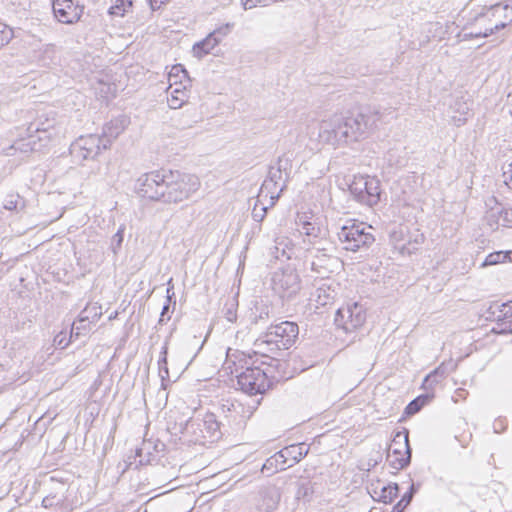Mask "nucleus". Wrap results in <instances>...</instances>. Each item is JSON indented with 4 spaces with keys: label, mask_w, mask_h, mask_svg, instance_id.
<instances>
[{
    "label": "nucleus",
    "mask_w": 512,
    "mask_h": 512,
    "mask_svg": "<svg viewBox=\"0 0 512 512\" xmlns=\"http://www.w3.org/2000/svg\"><path fill=\"white\" fill-rule=\"evenodd\" d=\"M52 9L56 19L64 24L77 22L82 12L74 0H52Z\"/></svg>",
    "instance_id": "2eb2a0df"
},
{
    "label": "nucleus",
    "mask_w": 512,
    "mask_h": 512,
    "mask_svg": "<svg viewBox=\"0 0 512 512\" xmlns=\"http://www.w3.org/2000/svg\"><path fill=\"white\" fill-rule=\"evenodd\" d=\"M169 338H170V336L164 342V345H163L161 353H160V359L158 361L159 375L162 379V382L169 378V370H168V366H167Z\"/></svg>",
    "instance_id": "c756f323"
},
{
    "label": "nucleus",
    "mask_w": 512,
    "mask_h": 512,
    "mask_svg": "<svg viewBox=\"0 0 512 512\" xmlns=\"http://www.w3.org/2000/svg\"><path fill=\"white\" fill-rule=\"evenodd\" d=\"M371 226H366L363 222H352L341 227L337 233L339 242L343 249L357 252L362 248H369L375 241L371 233Z\"/></svg>",
    "instance_id": "39448f33"
},
{
    "label": "nucleus",
    "mask_w": 512,
    "mask_h": 512,
    "mask_svg": "<svg viewBox=\"0 0 512 512\" xmlns=\"http://www.w3.org/2000/svg\"><path fill=\"white\" fill-rule=\"evenodd\" d=\"M162 3H164V1H163V0H162V1H160V3H159V4H158L157 0H150V5H151V8H152L153 10H155L156 8H159V7H160V5H161Z\"/></svg>",
    "instance_id": "6e6d98bb"
},
{
    "label": "nucleus",
    "mask_w": 512,
    "mask_h": 512,
    "mask_svg": "<svg viewBox=\"0 0 512 512\" xmlns=\"http://www.w3.org/2000/svg\"><path fill=\"white\" fill-rule=\"evenodd\" d=\"M200 425L203 426L205 440L214 441L220 437V423L214 413H206L205 416L200 419Z\"/></svg>",
    "instance_id": "a211bd4d"
},
{
    "label": "nucleus",
    "mask_w": 512,
    "mask_h": 512,
    "mask_svg": "<svg viewBox=\"0 0 512 512\" xmlns=\"http://www.w3.org/2000/svg\"><path fill=\"white\" fill-rule=\"evenodd\" d=\"M379 119V112L370 107L335 114L321 122L319 137L333 146L356 142L366 138Z\"/></svg>",
    "instance_id": "f03ea898"
},
{
    "label": "nucleus",
    "mask_w": 512,
    "mask_h": 512,
    "mask_svg": "<svg viewBox=\"0 0 512 512\" xmlns=\"http://www.w3.org/2000/svg\"><path fill=\"white\" fill-rule=\"evenodd\" d=\"M258 3L259 0H242V5L245 10H249L256 7Z\"/></svg>",
    "instance_id": "8fccbe9b"
},
{
    "label": "nucleus",
    "mask_w": 512,
    "mask_h": 512,
    "mask_svg": "<svg viewBox=\"0 0 512 512\" xmlns=\"http://www.w3.org/2000/svg\"><path fill=\"white\" fill-rule=\"evenodd\" d=\"M43 145L38 141L36 135L30 134L26 139H20L11 146L10 149L20 151L22 153H29L39 150Z\"/></svg>",
    "instance_id": "393cba45"
},
{
    "label": "nucleus",
    "mask_w": 512,
    "mask_h": 512,
    "mask_svg": "<svg viewBox=\"0 0 512 512\" xmlns=\"http://www.w3.org/2000/svg\"><path fill=\"white\" fill-rule=\"evenodd\" d=\"M387 461L396 470H401L410 464L411 447L408 430L398 431L394 435L388 449Z\"/></svg>",
    "instance_id": "9d476101"
},
{
    "label": "nucleus",
    "mask_w": 512,
    "mask_h": 512,
    "mask_svg": "<svg viewBox=\"0 0 512 512\" xmlns=\"http://www.w3.org/2000/svg\"><path fill=\"white\" fill-rule=\"evenodd\" d=\"M237 408H241V405H240V404H234V403H232V404H231V407H228V411L233 410V411H235V412H236V411H237Z\"/></svg>",
    "instance_id": "4d7b16f0"
},
{
    "label": "nucleus",
    "mask_w": 512,
    "mask_h": 512,
    "mask_svg": "<svg viewBox=\"0 0 512 512\" xmlns=\"http://www.w3.org/2000/svg\"><path fill=\"white\" fill-rule=\"evenodd\" d=\"M142 451H143V448L138 449V450H137V455H138V456H141Z\"/></svg>",
    "instance_id": "0e129e2a"
},
{
    "label": "nucleus",
    "mask_w": 512,
    "mask_h": 512,
    "mask_svg": "<svg viewBox=\"0 0 512 512\" xmlns=\"http://www.w3.org/2000/svg\"><path fill=\"white\" fill-rule=\"evenodd\" d=\"M453 115L451 116L453 123L460 127L464 125L470 115V105L463 98H456L450 106Z\"/></svg>",
    "instance_id": "6ab92c4d"
},
{
    "label": "nucleus",
    "mask_w": 512,
    "mask_h": 512,
    "mask_svg": "<svg viewBox=\"0 0 512 512\" xmlns=\"http://www.w3.org/2000/svg\"><path fill=\"white\" fill-rule=\"evenodd\" d=\"M350 192L356 200L369 206L377 204L380 200L379 181L374 177L360 178L350 185Z\"/></svg>",
    "instance_id": "f8f14e48"
},
{
    "label": "nucleus",
    "mask_w": 512,
    "mask_h": 512,
    "mask_svg": "<svg viewBox=\"0 0 512 512\" xmlns=\"http://www.w3.org/2000/svg\"><path fill=\"white\" fill-rule=\"evenodd\" d=\"M174 292V285H171V288H167V295H171V293Z\"/></svg>",
    "instance_id": "680f3d73"
},
{
    "label": "nucleus",
    "mask_w": 512,
    "mask_h": 512,
    "mask_svg": "<svg viewBox=\"0 0 512 512\" xmlns=\"http://www.w3.org/2000/svg\"><path fill=\"white\" fill-rule=\"evenodd\" d=\"M182 434L189 437V441L193 443H204V429L200 425V418H190L186 421L181 430Z\"/></svg>",
    "instance_id": "f3484780"
},
{
    "label": "nucleus",
    "mask_w": 512,
    "mask_h": 512,
    "mask_svg": "<svg viewBox=\"0 0 512 512\" xmlns=\"http://www.w3.org/2000/svg\"><path fill=\"white\" fill-rule=\"evenodd\" d=\"M433 397V393H426L418 396L406 406L404 413L408 416L418 413Z\"/></svg>",
    "instance_id": "bb28decb"
},
{
    "label": "nucleus",
    "mask_w": 512,
    "mask_h": 512,
    "mask_svg": "<svg viewBox=\"0 0 512 512\" xmlns=\"http://www.w3.org/2000/svg\"><path fill=\"white\" fill-rule=\"evenodd\" d=\"M71 339L70 337L67 338V333L64 332V331H61L59 332L55 337H54V340H53V345L56 347V348H59V349H65L69 343H70Z\"/></svg>",
    "instance_id": "a19ab883"
},
{
    "label": "nucleus",
    "mask_w": 512,
    "mask_h": 512,
    "mask_svg": "<svg viewBox=\"0 0 512 512\" xmlns=\"http://www.w3.org/2000/svg\"><path fill=\"white\" fill-rule=\"evenodd\" d=\"M259 509L263 512H273L281 499L280 489L276 486H267L260 490Z\"/></svg>",
    "instance_id": "dca6fc26"
},
{
    "label": "nucleus",
    "mask_w": 512,
    "mask_h": 512,
    "mask_svg": "<svg viewBox=\"0 0 512 512\" xmlns=\"http://www.w3.org/2000/svg\"><path fill=\"white\" fill-rule=\"evenodd\" d=\"M169 309H170V305L169 303H165L163 308H162V311H161V314H160V318H159V321L158 323L160 325L164 324L165 323V315L169 312Z\"/></svg>",
    "instance_id": "3c124183"
},
{
    "label": "nucleus",
    "mask_w": 512,
    "mask_h": 512,
    "mask_svg": "<svg viewBox=\"0 0 512 512\" xmlns=\"http://www.w3.org/2000/svg\"><path fill=\"white\" fill-rule=\"evenodd\" d=\"M169 80V89H172L173 86H177L180 84L183 86L184 84H189L191 82V79L189 77V74L187 70L182 66L181 64L174 65L171 68V71L168 75Z\"/></svg>",
    "instance_id": "b1692460"
},
{
    "label": "nucleus",
    "mask_w": 512,
    "mask_h": 512,
    "mask_svg": "<svg viewBox=\"0 0 512 512\" xmlns=\"http://www.w3.org/2000/svg\"><path fill=\"white\" fill-rule=\"evenodd\" d=\"M5 30H12V29L9 28L6 24L0 23V33L4 32Z\"/></svg>",
    "instance_id": "13d9d810"
},
{
    "label": "nucleus",
    "mask_w": 512,
    "mask_h": 512,
    "mask_svg": "<svg viewBox=\"0 0 512 512\" xmlns=\"http://www.w3.org/2000/svg\"><path fill=\"white\" fill-rule=\"evenodd\" d=\"M4 208L10 211H21L25 208V201L19 194H9L4 200Z\"/></svg>",
    "instance_id": "2f4dec72"
},
{
    "label": "nucleus",
    "mask_w": 512,
    "mask_h": 512,
    "mask_svg": "<svg viewBox=\"0 0 512 512\" xmlns=\"http://www.w3.org/2000/svg\"><path fill=\"white\" fill-rule=\"evenodd\" d=\"M309 448L304 443L294 444L284 447L274 455L266 459L263 463L261 472L271 476L279 470H285L287 467L301 461L307 454Z\"/></svg>",
    "instance_id": "423d86ee"
},
{
    "label": "nucleus",
    "mask_w": 512,
    "mask_h": 512,
    "mask_svg": "<svg viewBox=\"0 0 512 512\" xmlns=\"http://www.w3.org/2000/svg\"><path fill=\"white\" fill-rule=\"evenodd\" d=\"M186 88L187 85L184 84L182 88L175 87L171 89V96L168 98V105L171 109H178L186 102Z\"/></svg>",
    "instance_id": "cd10ccee"
},
{
    "label": "nucleus",
    "mask_w": 512,
    "mask_h": 512,
    "mask_svg": "<svg viewBox=\"0 0 512 512\" xmlns=\"http://www.w3.org/2000/svg\"><path fill=\"white\" fill-rule=\"evenodd\" d=\"M231 374L235 375L239 388L249 395L263 394L271 385L267 374L259 367H236L231 369Z\"/></svg>",
    "instance_id": "0eeeda50"
},
{
    "label": "nucleus",
    "mask_w": 512,
    "mask_h": 512,
    "mask_svg": "<svg viewBox=\"0 0 512 512\" xmlns=\"http://www.w3.org/2000/svg\"><path fill=\"white\" fill-rule=\"evenodd\" d=\"M55 496H46L42 500V504L45 508L52 507L54 505Z\"/></svg>",
    "instance_id": "603ef678"
},
{
    "label": "nucleus",
    "mask_w": 512,
    "mask_h": 512,
    "mask_svg": "<svg viewBox=\"0 0 512 512\" xmlns=\"http://www.w3.org/2000/svg\"><path fill=\"white\" fill-rule=\"evenodd\" d=\"M288 180V176H285L276 167H271L268 178L264 180L260 189V196L269 197L270 206H273L285 190Z\"/></svg>",
    "instance_id": "ddd939ff"
},
{
    "label": "nucleus",
    "mask_w": 512,
    "mask_h": 512,
    "mask_svg": "<svg viewBox=\"0 0 512 512\" xmlns=\"http://www.w3.org/2000/svg\"><path fill=\"white\" fill-rule=\"evenodd\" d=\"M126 124L127 119L124 117L111 120L104 126L102 137L109 139L111 144L124 131Z\"/></svg>",
    "instance_id": "4be33fe9"
},
{
    "label": "nucleus",
    "mask_w": 512,
    "mask_h": 512,
    "mask_svg": "<svg viewBox=\"0 0 512 512\" xmlns=\"http://www.w3.org/2000/svg\"><path fill=\"white\" fill-rule=\"evenodd\" d=\"M200 185L195 175L162 169L140 176L135 191L140 197L171 204L189 199L199 190Z\"/></svg>",
    "instance_id": "f257e3e1"
},
{
    "label": "nucleus",
    "mask_w": 512,
    "mask_h": 512,
    "mask_svg": "<svg viewBox=\"0 0 512 512\" xmlns=\"http://www.w3.org/2000/svg\"><path fill=\"white\" fill-rule=\"evenodd\" d=\"M448 375V371L444 364H441L432 372H430L423 380L422 388L427 392L433 391L435 386L442 382Z\"/></svg>",
    "instance_id": "412c9836"
},
{
    "label": "nucleus",
    "mask_w": 512,
    "mask_h": 512,
    "mask_svg": "<svg viewBox=\"0 0 512 512\" xmlns=\"http://www.w3.org/2000/svg\"><path fill=\"white\" fill-rule=\"evenodd\" d=\"M276 168L285 176H288V178H290L292 163L289 157H287L286 155L279 157L276 163Z\"/></svg>",
    "instance_id": "4c0bfd02"
},
{
    "label": "nucleus",
    "mask_w": 512,
    "mask_h": 512,
    "mask_svg": "<svg viewBox=\"0 0 512 512\" xmlns=\"http://www.w3.org/2000/svg\"><path fill=\"white\" fill-rule=\"evenodd\" d=\"M13 38V31L12 30H5L4 32L0 33V49L7 45L11 39Z\"/></svg>",
    "instance_id": "a18cd8bd"
},
{
    "label": "nucleus",
    "mask_w": 512,
    "mask_h": 512,
    "mask_svg": "<svg viewBox=\"0 0 512 512\" xmlns=\"http://www.w3.org/2000/svg\"><path fill=\"white\" fill-rule=\"evenodd\" d=\"M218 40L210 33L203 40L195 43L192 47L193 55L199 59L209 54L217 45Z\"/></svg>",
    "instance_id": "5701e85b"
},
{
    "label": "nucleus",
    "mask_w": 512,
    "mask_h": 512,
    "mask_svg": "<svg viewBox=\"0 0 512 512\" xmlns=\"http://www.w3.org/2000/svg\"><path fill=\"white\" fill-rule=\"evenodd\" d=\"M28 130L37 134L36 137L39 142H47L54 135L53 131L55 130V121L53 119H46L44 122L32 123Z\"/></svg>",
    "instance_id": "aec40b11"
},
{
    "label": "nucleus",
    "mask_w": 512,
    "mask_h": 512,
    "mask_svg": "<svg viewBox=\"0 0 512 512\" xmlns=\"http://www.w3.org/2000/svg\"><path fill=\"white\" fill-rule=\"evenodd\" d=\"M264 197H261L260 194L258 195V199L252 209V218L254 221L261 223L264 218L266 217L268 209L271 207L269 205H264L262 202Z\"/></svg>",
    "instance_id": "473e14b6"
},
{
    "label": "nucleus",
    "mask_w": 512,
    "mask_h": 512,
    "mask_svg": "<svg viewBox=\"0 0 512 512\" xmlns=\"http://www.w3.org/2000/svg\"><path fill=\"white\" fill-rule=\"evenodd\" d=\"M508 10L503 12L501 15H512V7L508 5Z\"/></svg>",
    "instance_id": "052dcab7"
},
{
    "label": "nucleus",
    "mask_w": 512,
    "mask_h": 512,
    "mask_svg": "<svg viewBox=\"0 0 512 512\" xmlns=\"http://www.w3.org/2000/svg\"><path fill=\"white\" fill-rule=\"evenodd\" d=\"M256 311L252 313L251 322L253 324H259L261 321L268 320L270 318V309L267 305L256 306Z\"/></svg>",
    "instance_id": "c9c22d12"
},
{
    "label": "nucleus",
    "mask_w": 512,
    "mask_h": 512,
    "mask_svg": "<svg viewBox=\"0 0 512 512\" xmlns=\"http://www.w3.org/2000/svg\"><path fill=\"white\" fill-rule=\"evenodd\" d=\"M102 316L101 307L97 304L86 306L79 314L78 323H93Z\"/></svg>",
    "instance_id": "a878e982"
},
{
    "label": "nucleus",
    "mask_w": 512,
    "mask_h": 512,
    "mask_svg": "<svg viewBox=\"0 0 512 512\" xmlns=\"http://www.w3.org/2000/svg\"><path fill=\"white\" fill-rule=\"evenodd\" d=\"M306 263H309L310 269L316 277L327 278L339 266V259L326 254L323 250H317L312 259L306 260Z\"/></svg>",
    "instance_id": "4468645a"
},
{
    "label": "nucleus",
    "mask_w": 512,
    "mask_h": 512,
    "mask_svg": "<svg viewBox=\"0 0 512 512\" xmlns=\"http://www.w3.org/2000/svg\"><path fill=\"white\" fill-rule=\"evenodd\" d=\"M167 285H168L167 288H171V285H173V279L172 278L169 279V281L167 282Z\"/></svg>",
    "instance_id": "e2e57ef3"
},
{
    "label": "nucleus",
    "mask_w": 512,
    "mask_h": 512,
    "mask_svg": "<svg viewBox=\"0 0 512 512\" xmlns=\"http://www.w3.org/2000/svg\"><path fill=\"white\" fill-rule=\"evenodd\" d=\"M499 309L500 315L498 316V321L504 320L512 317V301L502 304L497 307Z\"/></svg>",
    "instance_id": "37998d69"
},
{
    "label": "nucleus",
    "mask_w": 512,
    "mask_h": 512,
    "mask_svg": "<svg viewBox=\"0 0 512 512\" xmlns=\"http://www.w3.org/2000/svg\"><path fill=\"white\" fill-rule=\"evenodd\" d=\"M166 299H167V302L166 303H169V305L171 304V302L173 303V308L175 307L176 305V298H175V292H172L171 295H167L166 296Z\"/></svg>",
    "instance_id": "864d4df0"
},
{
    "label": "nucleus",
    "mask_w": 512,
    "mask_h": 512,
    "mask_svg": "<svg viewBox=\"0 0 512 512\" xmlns=\"http://www.w3.org/2000/svg\"><path fill=\"white\" fill-rule=\"evenodd\" d=\"M415 492L416 489L414 487V484H412L410 486L409 491H407L398 501V503L393 507L392 512H404L407 506L411 503Z\"/></svg>",
    "instance_id": "f704fd0d"
},
{
    "label": "nucleus",
    "mask_w": 512,
    "mask_h": 512,
    "mask_svg": "<svg viewBox=\"0 0 512 512\" xmlns=\"http://www.w3.org/2000/svg\"><path fill=\"white\" fill-rule=\"evenodd\" d=\"M502 178L504 184L512 190V161L506 166H503Z\"/></svg>",
    "instance_id": "79ce46f5"
},
{
    "label": "nucleus",
    "mask_w": 512,
    "mask_h": 512,
    "mask_svg": "<svg viewBox=\"0 0 512 512\" xmlns=\"http://www.w3.org/2000/svg\"><path fill=\"white\" fill-rule=\"evenodd\" d=\"M233 26V23L223 24L220 27L213 30L212 32H210V34L213 35L214 38H216L220 43L221 40L231 32Z\"/></svg>",
    "instance_id": "ea45409f"
},
{
    "label": "nucleus",
    "mask_w": 512,
    "mask_h": 512,
    "mask_svg": "<svg viewBox=\"0 0 512 512\" xmlns=\"http://www.w3.org/2000/svg\"><path fill=\"white\" fill-rule=\"evenodd\" d=\"M124 226H120L117 232L113 235L111 239V249L114 254H117L118 250L121 248L123 238H124Z\"/></svg>",
    "instance_id": "58836bf2"
},
{
    "label": "nucleus",
    "mask_w": 512,
    "mask_h": 512,
    "mask_svg": "<svg viewBox=\"0 0 512 512\" xmlns=\"http://www.w3.org/2000/svg\"><path fill=\"white\" fill-rule=\"evenodd\" d=\"M366 320L363 306L357 302L348 303L340 307L335 314V324L346 332L361 327Z\"/></svg>",
    "instance_id": "9b49d317"
},
{
    "label": "nucleus",
    "mask_w": 512,
    "mask_h": 512,
    "mask_svg": "<svg viewBox=\"0 0 512 512\" xmlns=\"http://www.w3.org/2000/svg\"><path fill=\"white\" fill-rule=\"evenodd\" d=\"M133 6V0H116L115 4L109 8V14L112 16H125Z\"/></svg>",
    "instance_id": "7c9ffc66"
},
{
    "label": "nucleus",
    "mask_w": 512,
    "mask_h": 512,
    "mask_svg": "<svg viewBox=\"0 0 512 512\" xmlns=\"http://www.w3.org/2000/svg\"><path fill=\"white\" fill-rule=\"evenodd\" d=\"M314 296L316 297L315 298L316 303L321 306L327 305L334 298L330 289L326 290L323 287H318L315 291Z\"/></svg>",
    "instance_id": "e433bc0d"
},
{
    "label": "nucleus",
    "mask_w": 512,
    "mask_h": 512,
    "mask_svg": "<svg viewBox=\"0 0 512 512\" xmlns=\"http://www.w3.org/2000/svg\"><path fill=\"white\" fill-rule=\"evenodd\" d=\"M87 326V323H79V325H76V323H73L70 331V339L73 337H78L81 334L82 330H85Z\"/></svg>",
    "instance_id": "49530a36"
},
{
    "label": "nucleus",
    "mask_w": 512,
    "mask_h": 512,
    "mask_svg": "<svg viewBox=\"0 0 512 512\" xmlns=\"http://www.w3.org/2000/svg\"><path fill=\"white\" fill-rule=\"evenodd\" d=\"M224 315H225V318L229 321V322H234L236 321L237 319V313H236V310L234 308V304L232 303L230 305V307H227L225 312H224Z\"/></svg>",
    "instance_id": "de8ad7c7"
},
{
    "label": "nucleus",
    "mask_w": 512,
    "mask_h": 512,
    "mask_svg": "<svg viewBox=\"0 0 512 512\" xmlns=\"http://www.w3.org/2000/svg\"><path fill=\"white\" fill-rule=\"evenodd\" d=\"M399 486L397 483L389 484L381 489L379 499L384 503H391L398 495Z\"/></svg>",
    "instance_id": "72a5a7b5"
},
{
    "label": "nucleus",
    "mask_w": 512,
    "mask_h": 512,
    "mask_svg": "<svg viewBox=\"0 0 512 512\" xmlns=\"http://www.w3.org/2000/svg\"><path fill=\"white\" fill-rule=\"evenodd\" d=\"M499 333L501 334H512V328H503Z\"/></svg>",
    "instance_id": "bf43d9fd"
},
{
    "label": "nucleus",
    "mask_w": 512,
    "mask_h": 512,
    "mask_svg": "<svg viewBox=\"0 0 512 512\" xmlns=\"http://www.w3.org/2000/svg\"><path fill=\"white\" fill-rule=\"evenodd\" d=\"M506 105L509 109V113L512 115V91L507 96V102Z\"/></svg>",
    "instance_id": "5fc2aeb1"
},
{
    "label": "nucleus",
    "mask_w": 512,
    "mask_h": 512,
    "mask_svg": "<svg viewBox=\"0 0 512 512\" xmlns=\"http://www.w3.org/2000/svg\"><path fill=\"white\" fill-rule=\"evenodd\" d=\"M505 422L503 419H497L493 423V429L495 433H500L505 429Z\"/></svg>",
    "instance_id": "09e8293b"
},
{
    "label": "nucleus",
    "mask_w": 512,
    "mask_h": 512,
    "mask_svg": "<svg viewBox=\"0 0 512 512\" xmlns=\"http://www.w3.org/2000/svg\"><path fill=\"white\" fill-rule=\"evenodd\" d=\"M226 365H227L226 369H231V366H230V362H229V361H227V362H226Z\"/></svg>",
    "instance_id": "69168bd1"
},
{
    "label": "nucleus",
    "mask_w": 512,
    "mask_h": 512,
    "mask_svg": "<svg viewBox=\"0 0 512 512\" xmlns=\"http://www.w3.org/2000/svg\"><path fill=\"white\" fill-rule=\"evenodd\" d=\"M109 147V139H104L102 135L90 134L81 136L72 143L70 153L74 158L79 160H93L102 150H106Z\"/></svg>",
    "instance_id": "1a4fd4ad"
},
{
    "label": "nucleus",
    "mask_w": 512,
    "mask_h": 512,
    "mask_svg": "<svg viewBox=\"0 0 512 512\" xmlns=\"http://www.w3.org/2000/svg\"><path fill=\"white\" fill-rule=\"evenodd\" d=\"M299 335V327L295 322L283 321L270 325L266 332L261 334L254 345L257 351L264 356L277 359L283 351L293 346Z\"/></svg>",
    "instance_id": "7ed1b4c3"
},
{
    "label": "nucleus",
    "mask_w": 512,
    "mask_h": 512,
    "mask_svg": "<svg viewBox=\"0 0 512 512\" xmlns=\"http://www.w3.org/2000/svg\"><path fill=\"white\" fill-rule=\"evenodd\" d=\"M508 9V4L502 3L483 8L481 13L474 16L471 31L465 35L475 38L487 37L505 28L512 23V15H501Z\"/></svg>",
    "instance_id": "20e7f679"
},
{
    "label": "nucleus",
    "mask_w": 512,
    "mask_h": 512,
    "mask_svg": "<svg viewBox=\"0 0 512 512\" xmlns=\"http://www.w3.org/2000/svg\"><path fill=\"white\" fill-rule=\"evenodd\" d=\"M506 261H511V251H495L486 256L481 267L497 265Z\"/></svg>",
    "instance_id": "c85d7f7f"
},
{
    "label": "nucleus",
    "mask_w": 512,
    "mask_h": 512,
    "mask_svg": "<svg viewBox=\"0 0 512 512\" xmlns=\"http://www.w3.org/2000/svg\"><path fill=\"white\" fill-rule=\"evenodd\" d=\"M271 286L280 298L291 299L301 288L299 274L290 265L277 269L272 275Z\"/></svg>",
    "instance_id": "6e6552de"
},
{
    "label": "nucleus",
    "mask_w": 512,
    "mask_h": 512,
    "mask_svg": "<svg viewBox=\"0 0 512 512\" xmlns=\"http://www.w3.org/2000/svg\"><path fill=\"white\" fill-rule=\"evenodd\" d=\"M319 231V228H316L313 224L306 222L304 223L302 227V233L307 236H317V232Z\"/></svg>",
    "instance_id": "c03bdc74"
}]
</instances>
